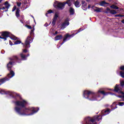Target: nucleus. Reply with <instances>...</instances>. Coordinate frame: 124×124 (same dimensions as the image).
<instances>
[{
    "label": "nucleus",
    "mask_w": 124,
    "mask_h": 124,
    "mask_svg": "<svg viewBox=\"0 0 124 124\" xmlns=\"http://www.w3.org/2000/svg\"><path fill=\"white\" fill-rule=\"evenodd\" d=\"M121 17H124V15H121Z\"/></svg>",
    "instance_id": "obj_55"
},
{
    "label": "nucleus",
    "mask_w": 124,
    "mask_h": 124,
    "mask_svg": "<svg viewBox=\"0 0 124 124\" xmlns=\"http://www.w3.org/2000/svg\"><path fill=\"white\" fill-rule=\"evenodd\" d=\"M28 52V50L27 49H23V53H27Z\"/></svg>",
    "instance_id": "obj_40"
},
{
    "label": "nucleus",
    "mask_w": 124,
    "mask_h": 124,
    "mask_svg": "<svg viewBox=\"0 0 124 124\" xmlns=\"http://www.w3.org/2000/svg\"><path fill=\"white\" fill-rule=\"evenodd\" d=\"M56 22H57V20L52 19V25L53 27H54L56 25Z\"/></svg>",
    "instance_id": "obj_27"
},
{
    "label": "nucleus",
    "mask_w": 124,
    "mask_h": 124,
    "mask_svg": "<svg viewBox=\"0 0 124 124\" xmlns=\"http://www.w3.org/2000/svg\"><path fill=\"white\" fill-rule=\"evenodd\" d=\"M101 120H102L101 115H96L93 117H86L85 119V122L86 124H96V122H99Z\"/></svg>",
    "instance_id": "obj_4"
},
{
    "label": "nucleus",
    "mask_w": 124,
    "mask_h": 124,
    "mask_svg": "<svg viewBox=\"0 0 124 124\" xmlns=\"http://www.w3.org/2000/svg\"><path fill=\"white\" fill-rule=\"evenodd\" d=\"M114 17H122V15L119 14V15H116L114 16Z\"/></svg>",
    "instance_id": "obj_39"
},
{
    "label": "nucleus",
    "mask_w": 124,
    "mask_h": 124,
    "mask_svg": "<svg viewBox=\"0 0 124 124\" xmlns=\"http://www.w3.org/2000/svg\"><path fill=\"white\" fill-rule=\"evenodd\" d=\"M80 31H82V30L81 28H80L78 31V32H76V33H73L72 34H69L68 33H67V34H65L64 36V37L63 39V41L61 43V45H62V44H63V43H64V42H66V41L67 40V38H70V37H73V36H74V35H76V34H77V33H78V32H80Z\"/></svg>",
    "instance_id": "obj_5"
},
{
    "label": "nucleus",
    "mask_w": 124,
    "mask_h": 124,
    "mask_svg": "<svg viewBox=\"0 0 124 124\" xmlns=\"http://www.w3.org/2000/svg\"><path fill=\"white\" fill-rule=\"evenodd\" d=\"M54 39L56 41H57V40H61V39H62V35H57L54 37Z\"/></svg>",
    "instance_id": "obj_14"
},
{
    "label": "nucleus",
    "mask_w": 124,
    "mask_h": 124,
    "mask_svg": "<svg viewBox=\"0 0 124 124\" xmlns=\"http://www.w3.org/2000/svg\"><path fill=\"white\" fill-rule=\"evenodd\" d=\"M26 100L17 101L15 102L16 106L15 107V111L20 116H31L37 113L39 110L38 108H27L26 105L27 104Z\"/></svg>",
    "instance_id": "obj_1"
},
{
    "label": "nucleus",
    "mask_w": 124,
    "mask_h": 124,
    "mask_svg": "<svg viewBox=\"0 0 124 124\" xmlns=\"http://www.w3.org/2000/svg\"><path fill=\"white\" fill-rule=\"evenodd\" d=\"M22 45H24V43H22Z\"/></svg>",
    "instance_id": "obj_56"
},
{
    "label": "nucleus",
    "mask_w": 124,
    "mask_h": 124,
    "mask_svg": "<svg viewBox=\"0 0 124 124\" xmlns=\"http://www.w3.org/2000/svg\"><path fill=\"white\" fill-rule=\"evenodd\" d=\"M6 8V7H3L2 9H3V10H5V9Z\"/></svg>",
    "instance_id": "obj_46"
},
{
    "label": "nucleus",
    "mask_w": 124,
    "mask_h": 124,
    "mask_svg": "<svg viewBox=\"0 0 124 124\" xmlns=\"http://www.w3.org/2000/svg\"><path fill=\"white\" fill-rule=\"evenodd\" d=\"M0 9H1V8H0Z\"/></svg>",
    "instance_id": "obj_58"
},
{
    "label": "nucleus",
    "mask_w": 124,
    "mask_h": 124,
    "mask_svg": "<svg viewBox=\"0 0 124 124\" xmlns=\"http://www.w3.org/2000/svg\"><path fill=\"white\" fill-rule=\"evenodd\" d=\"M68 6H71V2H69V3L68 4Z\"/></svg>",
    "instance_id": "obj_43"
},
{
    "label": "nucleus",
    "mask_w": 124,
    "mask_h": 124,
    "mask_svg": "<svg viewBox=\"0 0 124 124\" xmlns=\"http://www.w3.org/2000/svg\"><path fill=\"white\" fill-rule=\"evenodd\" d=\"M21 10H20V9L19 8H17L16 11V16L17 18H19L20 17V12Z\"/></svg>",
    "instance_id": "obj_13"
},
{
    "label": "nucleus",
    "mask_w": 124,
    "mask_h": 124,
    "mask_svg": "<svg viewBox=\"0 0 124 124\" xmlns=\"http://www.w3.org/2000/svg\"><path fill=\"white\" fill-rule=\"evenodd\" d=\"M82 9H83V10H86V9H85V5H82Z\"/></svg>",
    "instance_id": "obj_42"
},
{
    "label": "nucleus",
    "mask_w": 124,
    "mask_h": 124,
    "mask_svg": "<svg viewBox=\"0 0 124 124\" xmlns=\"http://www.w3.org/2000/svg\"><path fill=\"white\" fill-rule=\"evenodd\" d=\"M116 108H117V104H116V102H114L111 106V110H115Z\"/></svg>",
    "instance_id": "obj_15"
},
{
    "label": "nucleus",
    "mask_w": 124,
    "mask_h": 124,
    "mask_svg": "<svg viewBox=\"0 0 124 124\" xmlns=\"http://www.w3.org/2000/svg\"><path fill=\"white\" fill-rule=\"evenodd\" d=\"M20 56L21 59L18 58V56H14L12 58L10 59L11 61L9 62L7 65L8 70H10V73L8 74L7 75L8 78H12V77L15 75V73H14L13 71L11 70V68L15 63L14 61H15V62H16L18 63H20L22 61H27V58H28V57H30V54L25 55L23 53H21L20 54Z\"/></svg>",
    "instance_id": "obj_2"
},
{
    "label": "nucleus",
    "mask_w": 124,
    "mask_h": 124,
    "mask_svg": "<svg viewBox=\"0 0 124 124\" xmlns=\"http://www.w3.org/2000/svg\"><path fill=\"white\" fill-rule=\"evenodd\" d=\"M9 43H10V45H11V46H12V45H13V43L10 40L9 41Z\"/></svg>",
    "instance_id": "obj_41"
},
{
    "label": "nucleus",
    "mask_w": 124,
    "mask_h": 124,
    "mask_svg": "<svg viewBox=\"0 0 124 124\" xmlns=\"http://www.w3.org/2000/svg\"><path fill=\"white\" fill-rule=\"evenodd\" d=\"M22 43V42L20 40H16V42H15L14 45H17L18 44H21Z\"/></svg>",
    "instance_id": "obj_28"
},
{
    "label": "nucleus",
    "mask_w": 124,
    "mask_h": 124,
    "mask_svg": "<svg viewBox=\"0 0 124 124\" xmlns=\"http://www.w3.org/2000/svg\"><path fill=\"white\" fill-rule=\"evenodd\" d=\"M0 38L1 39H3V40H4V39L3 36L1 37V36H0Z\"/></svg>",
    "instance_id": "obj_45"
},
{
    "label": "nucleus",
    "mask_w": 124,
    "mask_h": 124,
    "mask_svg": "<svg viewBox=\"0 0 124 124\" xmlns=\"http://www.w3.org/2000/svg\"><path fill=\"white\" fill-rule=\"evenodd\" d=\"M81 4L83 5H84V6H87V3H86V1L85 0H82Z\"/></svg>",
    "instance_id": "obj_30"
},
{
    "label": "nucleus",
    "mask_w": 124,
    "mask_h": 124,
    "mask_svg": "<svg viewBox=\"0 0 124 124\" xmlns=\"http://www.w3.org/2000/svg\"><path fill=\"white\" fill-rule=\"evenodd\" d=\"M106 10H107V11H109V13L112 14V15H116V14L117 13L115 10H111L109 8H107Z\"/></svg>",
    "instance_id": "obj_11"
},
{
    "label": "nucleus",
    "mask_w": 124,
    "mask_h": 124,
    "mask_svg": "<svg viewBox=\"0 0 124 124\" xmlns=\"http://www.w3.org/2000/svg\"><path fill=\"white\" fill-rule=\"evenodd\" d=\"M119 91L120 88H119V85H118V84H116L114 88V92H116V93H119Z\"/></svg>",
    "instance_id": "obj_19"
},
{
    "label": "nucleus",
    "mask_w": 124,
    "mask_h": 124,
    "mask_svg": "<svg viewBox=\"0 0 124 124\" xmlns=\"http://www.w3.org/2000/svg\"><path fill=\"white\" fill-rule=\"evenodd\" d=\"M20 22H21V23H23L22 20H20Z\"/></svg>",
    "instance_id": "obj_53"
},
{
    "label": "nucleus",
    "mask_w": 124,
    "mask_h": 124,
    "mask_svg": "<svg viewBox=\"0 0 124 124\" xmlns=\"http://www.w3.org/2000/svg\"><path fill=\"white\" fill-rule=\"evenodd\" d=\"M120 75L122 78H124V72H120Z\"/></svg>",
    "instance_id": "obj_32"
},
{
    "label": "nucleus",
    "mask_w": 124,
    "mask_h": 124,
    "mask_svg": "<svg viewBox=\"0 0 124 124\" xmlns=\"http://www.w3.org/2000/svg\"><path fill=\"white\" fill-rule=\"evenodd\" d=\"M120 70H122L123 71H124V65L121 66L120 68Z\"/></svg>",
    "instance_id": "obj_37"
},
{
    "label": "nucleus",
    "mask_w": 124,
    "mask_h": 124,
    "mask_svg": "<svg viewBox=\"0 0 124 124\" xmlns=\"http://www.w3.org/2000/svg\"><path fill=\"white\" fill-rule=\"evenodd\" d=\"M55 34H58V31H55Z\"/></svg>",
    "instance_id": "obj_49"
},
{
    "label": "nucleus",
    "mask_w": 124,
    "mask_h": 124,
    "mask_svg": "<svg viewBox=\"0 0 124 124\" xmlns=\"http://www.w3.org/2000/svg\"><path fill=\"white\" fill-rule=\"evenodd\" d=\"M32 42V38H31V36H28L25 40V43L24 45V46L26 49H28V48H30V44Z\"/></svg>",
    "instance_id": "obj_7"
},
{
    "label": "nucleus",
    "mask_w": 124,
    "mask_h": 124,
    "mask_svg": "<svg viewBox=\"0 0 124 124\" xmlns=\"http://www.w3.org/2000/svg\"><path fill=\"white\" fill-rule=\"evenodd\" d=\"M118 105H119V106H124V102H119Z\"/></svg>",
    "instance_id": "obj_35"
},
{
    "label": "nucleus",
    "mask_w": 124,
    "mask_h": 124,
    "mask_svg": "<svg viewBox=\"0 0 124 124\" xmlns=\"http://www.w3.org/2000/svg\"><path fill=\"white\" fill-rule=\"evenodd\" d=\"M65 6V2L64 1L62 2L58 1H56L53 4V6L54 8L56 9L59 8L60 9H61V10H62V9H63Z\"/></svg>",
    "instance_id": "obj_6"
},
{
    "label": "nucleus",
    "mask_w": 124,
    "mask_h": 124,
    "mask_svg": "<svg viewBox=\"0 0 124 124\" xmlns=\"http://www.w3.org/2000/svg\"><path fill=\"white\" fill-rule=\"evenodd\" d=\"M9 92H4L3 91H0V93H1V94H8V93H9Z\"/></svg>",
    "instance_id": "obj_26"
},
{
    "label": "nucleus",
    "mask_w": 124,
    "mask_h": 124,
    "mask_svg": "<svg viewBox=\"0 0 124 124\" xmlns=\"http://www.w3.org/2000/svg\"><path fill=\"white\" fill-rule=\"evenodd\" d=\"M69 1H70V0H68Z\"/></svg>",
    "instance_id": "obj_57"
},
{
    "label": "nucleus",
    "mask_w": 124,
    "mask_h": 124,
    "mask_svg": "<svg viewBox=\"0 0 124 124\" xmlns=\"http://www.w3.org/2000/svg\"><path fill=\"white\" fill-rule=\"evenodd\" d=\"M103 95H108V93L105 92L104 91H101L99 90L97 93H95L93 91L89 90H85L83 92V97L85 98H88L89 100H96V97H100V94Z\"/></svg>",
    "instance_id": "obj_3"
},
{
    "label": "nucleus",
    "mask_w": 124,
    "mask_h": 124,
    "mask_svg": "<svg viewBox=\"0 0 124 124\" xmlns=\"http://www.w3.org/2000/svg\"><path fill=\"white\" fill-rule=\"evenodd\" d=\"M5 7L6 8H7V9H8L9 8V7H10V5L9 4V3H8V1H6L5 2Z\"/></svg>",
    "instance_id": "obj_21"
},
{
    "label": "nucleus",
    "mask_w": 124,
    "mask_h": 124,
    "mask_svg": "<svg viewBox=\"0 0 124 124\" xmlns=\"http://www.w3.org/2000/svg\"><path fill=\"white\" fill-rule=\"evenodd\" d=\"M86 0V1H87V2L90 1V0Z\"/></svg>",
    "instance_id": "obj_54"
},
{
    "label": "nucleus",
    "mask_w": 124,
    "mask_h": 124,
    "mask_svg": "<svg viewBox=\"0 0 124 124\" xmlns=\"http://www.w3.org/2000/svg\"><path fill=\"white\" fill-rule=\"evenodd\" d=\"M122 23H123V24H124V19H123L122 21H121Z\"/></svg>",
    "instance_id": "obj_47"
},
{
    "label": "nucleus",
    "mask_w": 124,
    "mask_h": 124,
    "mask_svg": "<svg viewBox=\"0 0 124 124\" xmlns=\"http://www.w3.org/2000/svg\"><path fill=\"white\" fill-rule=\"evenodd\" d=\"M51 13H53V11L52 10H49L46 14V17H49L48 14H51Z\"/></svg>",
    "instance_id": "obj_22"
},
{
    "label": "nucleus",
    "mask_w": 124,
    "mask_h": 124,
    "mask_svg": "<svg viewBox=\"0 0 124 124\" xmlns=\"http://www.w3.org/2000/svg\"><path fill=\"white\" fill-rule=\"evenodd\" d=\"M118 97H123V96H122V95H118Z\"/></svg>",
    "instance_id": "obj_50"
},
{
    "label": "nucleus",
    "mask_w": 124,
    "mask_h": 124,
    "mask_svg": "<svg viewBox=\"0 0 124 124\" xmlns=\"http://www.w3.org/2000/svg\"><path fill=\"white\" fill-rule=\"evenodd\" d=\"M58 18H59V14L58 13H56L54 15V16L53 18V19H54V20H58Z\"/></svg>",
    "instance_id": "obj_23"
},
{
    "label": "nucleus",
    "mask_w": 124,
    "mask_h": 124,
    "mask_svg": "<svg viewBox=\"0 0 124 124\" xmlns=\"http://www.w3.org/2000/svg\"><path fill=\"white\" fill-rule=\"evenodd\" d=\"M105 13H106V14H108V11H106L105 12Z\"/></svg>",
    "instance_id": "obj_48"
},
{
    "label": "nucleus",
    "mask_w": 124,
    "mask_h": 124,
    "mask_svg": "<svg viewBox=\"0 0 124 124\" xmlns=\"http://www.w3.org/2000/svg\"><path fill=\"white\" fill-rule=\"evenodd\" d=\"M16 9H17V6H16V5H15L12 9V12H14L15 10H16Z\"/></svg>",
    "instance_id": "obj_33"
},
{
    "label": "nucleus",
    "mask_w": 124,
    "mask_h": 124,
    "mask_svg": "<svg viewBox=\"0 0 124 124\" xmlns=\"http://www.w3.org/2000/svg\"><path fill=\"white\" fill-rule=\"evenodd\" d=\"M1 33V36L4 37L3 38L4 39V41H6V40H7V38H8V37H10V36L11 35V33L7 31H2Z\"/></svg>",
    "instance_id": "obj_8"
},
{
    "label": "nucleus",
    "mask_w": 124,
    "mask_h": 124,
    "mask_svg": "<svg viewBox=\"0 0 124 124\" xmlns=\"http://www.w3.org/2000/svg\"><path fill=\"white\" fill-rule=\"evenodd\" d=\"M105 4H109V3L106 2L105 0L102 1L100 2V6H104Z\"/></svg>",
    "instance_id": "obj_16"
},
{
    "label": "nucleus",
    "mask_w": 124,
    "mask_h": 124,
    "mask_svg": "<svg viewBox=\"0 0 124 124\" xmlns=\"http://www.w3.org/2000/svg\"><path fill=\"white\" fill-rule=\"evenodd\" d=\"M91 6L90 5H88V8H90Z\"/></svg>",
    "instance_id": "obj_51"
},
{
    "label": "nucleus",
    "mask_w": 124,
    "mask_h": 124,
    "mask_svg": "<svg viewBox=\"0 0 124 124\" xmlns=\"http://www.w3.org/2000/svg\"><path fill=\"white\" fill-rule=\"evenodd\" d=\"M79 4H80V2L78 1V0H77L75 2V6H76V7H80Z\"/></svg>",
    "instance_id": "obj_24"
},
{
    "label": "nucleus",
    "mask_w": 124,
    "mask_h": 124,
    "mask_svg": "<svg viewBox=\"0 0 124 124\" xmlns=\"http://www.w3.org/2000/svg\"><path fill=\"white\" fill-rule=\"evenodd\" d=\"M69 12H70L71 15H74V9L73 8H70Z\"/></svg>",
    "instance_id": "obj_25"
},
{
    "label": "nucleus",
    "mask_w": 124,
    "mask_h": 124,
    "mask_svg": "<svg viewBox=\"0 0 124 124\" xmlns=\"http://www.w3.org/2000/svg\"><path fill=\"white\" fill-rule=\"evenodd\" d=\"M22 4L21 2H16V5L17 6H18V7H20V6H21V5Z\"/></svg>",
    "instance_id": "obj_34"
},
{
    "label": "nucleus",
    "mask_w": 124,
    "mask_h": 124,
    "mask_svg": "<svg viewBox=\"0 0 124 124\" xmlns=\"http://www.w3.org/2000/svg\"><path fill=\"white\" fill-rule=\"evenodd\" d=\"M11 95H12L13 98L15 97H14L15 95H16V96H20V94H19L17 93H12Z\"/></svg>",
    "instance_id": "obj_29"
},
{
    "label": "nucleus",
    "mask_w": 124,
    "mask_h": 124,
    "mask_svg": "<svg viewBox=\"0 0 124 124\" xmlns=\"http://www.w3.org/2000/svg\"><path fill=\"white\" fill-rule=\"evenodd\" d=\"M65 4H69V1H66V2H65Z\"/></svg>",
    "instance_id": "obj_44"
},
{
    "label": "nucleus",
    "mask_w": 124,
    "mask_h": 124,
    "mask_svg": "<svg viewBox=\"0 0 124 124\" xmlns=\"http://www.w3.org/2000/svg\"><path fill=\"white\" fill-rule=\"evenodd\" d=\"M26 27H27L28 29H29V30H31V29H32V28H31V26L30 25H26Z\"/></svg>",
    "instance_id": "obj_36"
},
{
    "label": "nucleus",
    "mask_w": 124,
    "mask_h": 124,
    "mask_svg": "<svg viewBox=\"0 0 124 124\" xmlns=\"http://www.w3.org/2000/svg\"><path fill=\"white\" fill-rule=\"evenodd\" d=\"M69 21L70 19L68 18H67L65 19L64 22L61 24V29L64 30L66 28V26L69 25Z\"/></svg>",
    "instance_id": "obj_9"
},
{
    "label": "nucleus",
    "mask_w": 124,
    "mask_h": 124,
    "mask_svg": "<svg viewBox=\"0 0 124 124\" xmlns=\"http://www.w3.org/2000/svg\"><path fill=\"white\" fill-rule=\"evenodd\" d=\"M111 112L110 110V108H107V109H104L102 111V113L103 114V116H106V115H108Z\"/></svg>",
    "instance_id": "obj_10"
},
{
    "label": "nucleus",
    "mask_w": 124,
    "mask_h": 124,
    "mask_svg": "<svg viewBox=\"0 0 124 124\" xmlns=\"http://www.w3.org/2000/svg\"><path fill=\"white\" fill-rule=\"evenodd\" d=\"M34 29L31 30L30 32V35H31V36L33 35V34H34Z\"/></svg>",
    "instance_id": "obj_31"
},
{
    "label": "nucleus",
    "mask_w": 124,
    "mask_h": 124,
    "mask_svg": "<svg viewBox=\"0 0 124 124\" xmlns=\"http://www.w3.org/2000/svg\"><path fill=\"white\" fill-rule=\"evenodd\" d=\"M95 8L96 9H94V11L95 12H97V13H100V12H101V9H100V8L97 7H95Z\"/></svg>",
    "instance_id": "obj_20"
},
{
    "label": "nucleus",
    "mask_w": 124,
    "mask_h": 124,
    "mask_svg": "<svg viewBox=\"0 0 124 124\" xmlns=\"http://www.w3.org/2000/svg\"><path fill=\"white\" fill-rule=\"evenodd\" d=\"M10 38H11V39H12V40H17V39H18V37L14 36V35H12V34H11V35H10Z\"/></svg>",
    "instance_id": "obj_18"
},
{
    "label": "nucleus",
    "mask_w": 124,
    "mask_h": 124,
    "mask_svg": "<svg viewBox=\"0 0 124 124\" xmlns=\"http://www.w3.org/2000/svg\"><path fill=\"white\" fill-rule=\"evenodd\" d=\"M120 84H121V87H124V81H122L121 82Z\"/></svg>",
    "instance_id": "obj_38"
},
{
    "label": "nucleus",
    "mask_w": 124,
    "mask_h": 124,
    "mask_svg": "<svg viewBox=\"0 0 124 124\" xmlns=\"http://www.w3.org/2000/svg\"><path fill=\"white\" fill-rule=\"evenodd\" d=\"M110 7L112 9H116V10L119 9V7H118L117 5L115 4L111 5V6H110Z\"/></svg>",
    "instance_id": "obj_17"
},
{
    "label": "nucleus",
    "mask_w": 124,
    "mask_h": 124,
    "mask_svg": "<svg viewBox=\"0 0 124 124\" xmlns=\"http://www.w3.org/2000/svg\"><path fill=\"white\" fill-rule=\"evenodd\" d=\"M9 79H8L7 77L0 79V85H1V84H3L4 83H5L6 81H9Z\"/></svg>",
    "instance_id": "obj_12"
},
{
    "label": "nucleus",
    "mask_w": 124,
    "mask_h": 124,
    "mask_svg": "<svg viewBox=\"0 0 124 124\" xmlns=\"http://www.w3.org/2000/svg\"><path fill=\"white\" fill-rule=\"evenodd\" d=\"M3 0H0V3H1V1H2Z\"/></svg>",
    "instance_id": "obj_52"
}]
</instances>
